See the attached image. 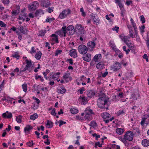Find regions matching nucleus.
<instances>
[{
    "instance_id": "obj_1",
    "label": "nucleus",
    "mask_w": 149,
    "mask_h": 149,
    "mask_svg": "<svg viewBox=\"0 0 149 149\" xmlns=\"http://www.w3.org/2000/svg\"><path fill=\"white\" fill-rule=\"evenodd\" d=\"M78 52L82 54H85L86 53L88 49L86 46L83 45H79L78 47Z\"/></svg>"
},
{
    "instance_id": "obj_2",
    "label": "nucleus",
    "mask_w": 149,
    "mask_h": 149,
    "mask_svg": "<svg viewBox=\"0 0 149 149\" xmlns=\"http://www.w3.org/2000/svg\"><path fill=\"white\" fill-rule=\"evenodd\" d=\"M76 29L78 34L82 36L85 33V31L83 27L80 24H77L76 26Z\"/></svg>"
},
{
    "instance_id": "obj_3",
    "label": "nucleus",
    "mask_w": 149,
    "mask_h": 149,
    "mask_svg": "<svg viewBox=\"0 0 149 149\" xmlns=\"http://www.w3.org/2000/svg\"><path fill=\"white\" fill-rule=\"evenodd\" d=\"M124 136L127 140L131 141L133 139L134 134L132 131H128L124 135Z\"/></svg>"
},
{
    "instance_id": "obj_4",
    "label": "nucleus",
    "mask_w": 149,
    "mask_h": 149,
    "mask_svg": "<svg viewBox=\"0 0 149 149\" xmlns=\"http://www.w3.org/2000/svg\"><path fill=\"white\" fill-rule=\"evenodd\" d=\"M26 65L25 68L22 70V72L26 71L27 70H29L31 68H34L33 65L32 64L31 61V60L26 59Z\"/></svg>"
},
{
    "instance_id": "obj_5",
    "label": "nucleus",
    "mask_w": 149,
    "mask_h": 149,
    "mask_svg": "<svg viewBox=\"0 0 149 149\" xmlns=\"http://www.w3.org/2000/svg\"><path fill=\"white\" fill-rule=\"evenodd\" d=\"M56 33L61 37H65L66 33H67L66 27V26H63L61 30L56 32Z\"/></svg>"
},
{
    "instance_id": "obj_6",
    "label": "nucleus",
    "mask_w": 149,
    "mask_h": 149,
    "mask_svg": "<svg viewBox=\"0 0 149 149\" xmlns=\"http://www.w3.org/2000/svg\"><path fill=\"white\" fill-rule=\"evenodd\" d=\"M67 33L69 35H73L74 33V26L70 25L66 28Z\"/></svg>"
},
{
    "instance_id": "obj_7",
    "label": "nucleus",
    "mask_w": 149,
    "mask_h": 149,
    "mask_svg": "<svg viewBox=\"0 0 149 149\" xmlns=\"http://www.w3.org/2000/svg\"><path fill=\"white\" fill-rule=\"evenodd\" d=\"M70 10L69 9L65 10L63 11L60 14L58 17L61 19H63L67 15L70 14Z\"/></svg>"
},
{
    "instance_id": "obj_8",
    "label": "nucleus",
    "mask_w": 149,
    "mask_h": 149,
    "mask_svg": "<svg viewBox=\"0 0 149 149\" xmlns=\"http://www.w3.org/2000/svg\"><path fill=\"white\" fill-rule=\"evenodd\" d=\"M39 4V3L37 1H34L29 6V9L30 10H34L38 6Z\"/></svg>"
},
{
    "instance_id": "obj_9",
    "label": "nucleus",
    "mask_w": 149,
    "mask_h": 149,
    "mask_svg": "<svg viewBox=\"0 0 149 149\" xmlns=\"http://www.w3.org/2000/svg\"><path fill=\"white\" fill-rule=\"evenodd\" d=\"M96 45L95 42L93 41L89 42L87 43L88 49L91 51L93 50Z\"/></svg>"
},
{
    "instance_id": "obj_10",
    "label": "nucleus",
    "mask_w": 149,
    "mask_h": 149,
    "mask_svg": "<svg viewBox=\"0 0 149 149\" xmlns=\"http://www.w3.org/2000/svg\"><path fill=\"white\" fill-rule=\"evenodd\" d=\"M85 54L82 57L83 60L86 62L90 61L91 59V54L89 53L86 54Z\"/></svg>"
},
{
    "instance_id": "obj_11",
    "label": "nucleus",
    "mask_w": 149,
    "mask_h": 149,
    "mask_svg": "<svg viewBox=\"0 0 149 149\" xmlns=\"http://www.w3.org/2000/svg\"><path fill=\"white\" fill-rule=\"evenodd\" d=\"M69 54L72 57L75 58L77 56V50L76 49H72L69 52Z\"/></svg>"
},
{
    "instance_id": "obj_12",
    "label": "nucleus",
    "mask_w": 149,
    "mask_h": 149,
    "mask_svg": "<svg viewBox=\"0 0 149 149\" xmlns=\"http://www.w3.org/2000/svg\"><path fill=\"white\" fill-rule=\"evenodd\" d=\"M2 116L4 118H12V115L10 112H9L8 111H7L6 112L3 113L2 114Z\"/></svg>"
},
{
    "instance_id": "obj_13",
    "label": "nucleus",
    "mask_w": 149,
    "mask_h": 149,
    "mask_svg": "<svg viewBox=\"0 0 149 149\" xmlns=\"http://www.w3.org/2000/svg\"><path fill=\"white\" fill-rule=\"evenodd\" d=\"M95 95V93L92 90H89L87 92V95L88 98L89 99L92 98Z\"/></svg>"
},
{
    "instance_id": "obj_14",
    "label": "nucleus",
    "mask_w": 149,
    "mask_h": 149,
    "mask_svg": "<svg viewBox=\"0 0 149 149\" xmlns=\"http://www.w3.org/2000/svg\"><path fill=\"white\" fill-rule=\"evenodd\" d=\"M121 68L120 64L119 63H116L114 65L113 69L114 71H116Z\"/></svg>"
},
{
    "instance_id": "obj_15",
    "label": "nucleus",
    "mask_w": 149,
    "mask_h": 149,
    "mask_svg": "<svg viewBox=\"0 0 149 149\" xmlns=\"http://www.w3.org/2000/svg\"><path fill=\"white\" fill-rule=\"evenodd\" d=\"M66 90L65 88L63 86H61L58 88L57 92L58 93L63 94L65 93Z\"/></svg>"
},
{
    "instance_id": "obj_16",
    "label": "nucleus",
    "mask_w": 149,
    "mask_h": 149,
    "mask_svg": "<svg viewBox=\"0 0 149 149\" xmlns=\"http://www.w3.org/2000/svg\"><path fill=\"white\" fill-rule=\"evenodd\" d=\"M51 37H52V40L53 41L55 42L56 43H58L59 42L58 36L54 34H53L51 35Z\"/></svg>"
},
{
    "instance_id": "obj_17",
    "label": "nucleus",
    "mask_w": 149,
    "mask_h": 149,
    "mask_svg": "<svg viewBox=\"0 0 149 149\" xmlns=\"http://www.w3.org/2000/svg\"><path fill=\"white\" fill-rule=\"evenodd\" d=\"M91 18L93 21L94 24H99L98 20H97L95 17V16L94 14H91L90 15Z\"/></svg>"
},
{
    "instance_id": "obj_18",
    "label": "nucleus",
    "mask_w": 149,
    "mask_h": 149,
    "mask_svg": "<svg viewBox=\"0 0 149 149\" xmlns=\"http://www.w3.org/2000/svg\"><path fill=\"white\" fill-rule=\"evenodd\" d=\"M102 57L101 54H98L95 55L93 58V60L95 62H98L101 59Z\"/></svg>"
},
{
    "instance_id": "obj_19",
    "label": "nucleus",
    "mask_w": 149,
    "mask_h": 149,
    "mask_svg": "<svg viewBox=\"0 0 149 149\" xmlns=\"http://www.w3.org/2000/svg\"><path fill=\"white\" fill-rule=\"evenodd\" d=\"M142 145L145 147H147L149 146V141L147 139L143 140L142 141Z\"/></svg>"
},
{
    "instance_id": "obj_20",
    "label": "nucleus",
    "mask_w": 149,
    "mask_h": 149,
    "mask_svg": "<svg viewBox=\"0 0 149 149\" xmlns=\"http://www.w3.org/2000/svg\"><path fill=\"white\" fill-rule=\"evenodd\" d=\"M104 64L102 62L99 63L96 65V68L99 69H102L104 67Z\"/></svg>"
},
{
    "instance_id": "obj_21",
    "label": "nucleus",
    "mask_w": 149,
    "mask_h": 149,
    "mask_svg": "<svg viewBox=\"0 0 149 149\" xmlns=\"http://www.w3.org/2000/svg\"><path fill=\"white\" fill-rule=\"evenodd\" d=\"M122 40L126 44V43L128 42H130V41L129 39H130V38L127 36H124L122 37L121 38Z\"/></svg>"
},
{
    "instance_id": "obj_22",
    "label": "nucleus",
    "mask_w": 149,
    "mask_h": 149,
    "mask_svg": "<svg viewBox=\"0 0 149 149\" xmlns=\"http://www.w3.org/2000/svg\"><path fill=\"white\" fill-rule=\"evenodd\" d=\"M102 118L104 119L110 117V114L107 112L103 113L102 114Z\"/></svg>"
},
{
    "instance_id": "obj_23",
    "label": "nucleus",
    "mask_w": 149,
    "mask_h": 149,
    "mask_svg": "<svg viewBox=\"0 0 149 149\" xmlns=\"http://www.w3.org/2000/svg\"><path fill=\"white\" fill-rule=\"evenodd\" d=\"M33 128L32 126L29 125H27L24 128V131L25 132H29L32 130Z\"/></svg>"
},
{
    "instance_id": "obj_24",
    "label": "nucleus",
    "mask_w": 149,
    "mask_h": 149,
    "mask_svg": "<svg viewBox=\"0 0 149 149\" xmlns=\"http://www.w3.org/2000/svg\"><path fill=\"white\" fill-rule=\"evenodd\" d=\"M19 7H18L17 9L13 11L12 12L13 16H15L17 15L19 12Z\"/></svg>"
},
{
    "instance_id": "obj_25",
    "label": "nucleus",
    "mask_w": 149,
    "mask_h": 149,
    "mask_svg": "<svg viewBox=\"0 0 149 149\" xmlns=\"http://www.w3.org/2000/svg\"><path fill=\"white\" fill-rule=\"evenodd\" d=\"M109 46L112 48V49L115 51H116V47L115 46L113 42L111 41L109 42Z\"/></svg>"
},
{
    "instance_id": "obj_26",
    "label": "nucleus",
    "mask_w": 149,
    "mask_h": 149,
    "mask_svg": "<svg viewBox=\"0 0 149 149\" xmlns=\"http://www.w3.org/2000/svg\"><path fill=\"white\" fill-rule=\"evenodd\" d=\"M42 54L41 52L39 51L35 55V57L37 59L39 60L40 59Z\"/></svg>"
},
{
    "instance_id": "obj_27",
    "label": "nucleus",
    "mask_w": 149,
    "mask_h": 149,
    "mask_svg": "<svg viewBox=\"0 0 149 149\" xmlns=\"http://www.w3.org/2000/svg\"><path fill=\"white\" fill-rule=\"evenodd\" d=\"M50 5V3L48 1H45L42 2V5L43 7H48Z\"/></svg>"
},
{
    "instance_id": "obj_28",
    "label": "nucleus",
    "mask_w": 149,
    "mask_h": 149,
    "mask_svg": "<svg viewBox=\"0 0 149 149\" xmlns=\"http://www.w3.org/2000/svg\"><path fill=\"white\" fill-rule=\"evenodd\" d=\"M19 31L22 33L24 34L26 33L27 31V30L26 29H24L23 26H21L20 27Z\"/></svg>"
},
{
    "instance_id": "obj_29",
    "label": "nucleus",
    "mask_w": 149,
    "mask_h": 149,
    "mask_svg": "<svg viewBox=\"0 0 149 149\" xmlns=\"http://www.w3.org/2000/svg\"><path fill=\"white\" fill-rule=\"evenodd\" d=\"M38 116L37 114L35 113L33 114V115L30 116V118L31 119L33 120H34L35 119L38 117Z\"/></svg>"
},
{
    "instance_id": "obj_30",
    "label": "nucleus",
    "mask_w": 149,
    "mask_h": 149,
    "mask_svg": "<svg viewBox=\"0 0 149 149\" xmlns=\"http://www.w3.org/2000/svg\"><path fill=\"white\" fill-rule=\"evenodd\" d=\"M108 103H97V105L98 107L101 108L103 109L105 108L104 106L107 104Z\"/></svg>"
},
{
    "instance_id": "obj_31",
    "label": "nucleus",
    "mask_w": 149,
    "mask_h": 149,
    "mask_svg": "<svg viewBox=\"0 0 149 149\" xmlns=\"http://www.w3.org/2000/svg\"><path fill=\"white\" fill-rule=\"evenodd\" d=\"M119 139L123 142L126 145L127 144V140L125 138V137L124 136V137L122 136H120L119 137Z\"/></svg>"
},
{
    "instance_id": "obj_32",
    "label": "nucleus",
    "mask_w": 149,
    "mask_h": 149,
    "mask_svg": "<svg viewBox=\"0 0 149 149\" xmlns=\"http://www.w3.org/2000/svg\"><path fill=\"white\" fill-rule=\"evenodd\" d=\"M46 32V30H41L39 31L38 36H43Z\"/></svg>"
},
{
    "instance_id": "obj_33",
    "label": "nucleus",
    "mask_w": 149,
    "mask_h": 149,
    "mask_svg": "<svg viewBox=\"0 0 149 149\" xmlns=\"http://www.w3.org/2000/svg\"><path fill=\"white\" fill-rule=\"evenodd\" d=\"M116 132L120 134H121L123 132V130L121 128H117L116 130Z\"/></svg>"
},
{
    "instance_id": "obj_34",
    "label": "nucleus",
    "mask_w": 149,
    "mask_h": 149,
    "mask_svg": "<svg viewBox=\"0 0 149 149\" xmlns=\"http://www.w3.org/2000/svg\"><path fill=\"white\" fill-rule=\"evenodd\" d=\"M22 116L21 115H19L16 117V120L17 122L19 123H20L22 122Z\"/></svg>"
},
{
    "instance_id": "obj_35",
    "label": "nucleus",
    "mask_w": 149,
    "mask_h": 149,
    "mask_svg": "<svg viewBox=\"0 0 149 149\" xmlns=\"http://www.w3.org/2000/svg\"><path fill=\"white\" fill-rule=\"evenodd\" d=\"M39 103H34L33 105L31 106V108L34 109H37L38 107Z\"/></svg>"
},
{
    "instance_id": "obj_36",
    "label": "nucleus",
    "mask_w": 149,
    "mask_h": 149,
    "mask_svg": "<svg viewBox=\"0 0 149 149\" xmlns=\"http://www.w3.org/2000/svg\"><path fill=\"white\" fill-rule=\"evenodd\" d=\"M98 100L100 102L104 101V102H107V100H106L105 97H104H104H100L98 99Z\"/></svg>"
},
{
    "instance_id": "obj_37",
    "label": "nucleus",
    "mask_w": 149,
    "mask_h": 149,
    "mask_svg": "<svg viewBox=\"0 0 149 149\" xmlns=\"http://www.w3.org/2000/svg\"><path fill=\"white\" fill-rule=\"evenodd\" d=\"M129 36L130 37L134 38L135 37L134 35L133 34V31L132 29H130L129 30Z\"/></svg>"
},
{
    "instance_id": "obj_38",
    "label": "nucleus",
    "mask_w": 149,
    "mask_h": 149,
    "mask_svg": "<svg viewBox=\"0 0 149 149\" xmlns=\"http://www.w3.org/2000/svg\"><path fill=\"white\" fill-rule=\"evenodd\" d=\"M70 111L71 113L74 114L77 113L78 112V110L72 108L70 110Z\"/></svg>"
},
{
    "instance_id": "obj_39",
    "label": "nucleus",
    "mask_w": 149,
    "mask_h": 149,
    "mask_svg": "<svg viewBox=\"0 0 149 149\" xmlns=\"http://www.w3.org/2000/svg\"><path fill=\"white\" fill-rule=\"evenodd\" d=\"M35 79L36 80L38 79H40V80L41 81H44V79L43 77L40 76L36 75L35 76Z\"/></svg>"
},
{
    "instance_id": "obj_40",
    "label": "nucleus",
    "mask_w": 149,
    "mask_h": 149,
    "mask_svg": "<svg viewBox=\"0 0 149 149\" xmlns=\"http://www.w3.org/2000/svg\"><path fill=\"white\" fill-rule=\"evenodd\" d=\"M22 88L23 91L26 92L27 90V86L26 84H24L22 85Z\"/></svg>"
},
{
    "instance_id": "obj_41",
    "label": "nucleus",
    "mask_w": 149,
    "mask_h": 149,
    "mask_svg": "<svg viewBox=\"0 0 149 149\" xmlns=\"http://www.w3.org/2000/svg\"><path fill=\"white\" fill-rule=\"evenodd\" d=\"M86 112L90 114V115L91 114H93V112L92 110L91 109H89V108L88 107L85 110Z\"/></svg>"
},
{
    "instance_id": "obj_42",
    "label": "nucleus",
    "mask_w": 149,
    "mask_h": 149,
    "mask_svg": "<svg viewBox=\"0 0 149 149\" xmlns=\"http://www.w3.org/2000/svg\"><path fill=\"white\" fill-rule=\"evenodd\" d=\"M70 76V74L69 73H65L63 76L64 79L66 80L67 79L69 78Z\"/></svg>"
},
{
    "instance_id": "obj_43",
    "label": "nucleus",
    "mask_w": 149,
    "mask_h": 149,
    "mask_svg": "<svg viewBox=\"0 0 149 149\" xmlns=\"http://www.w3.org/2000/svg\"><path fill=\"white\" fill-rule=\"evenodd\" d=\"M126 46H124L123 47V50L125 51L126 52V54H128L129 52H130V49H128L127 50L126 49Z\"/></svg>"
},
{
    "instance_id": "obj_44",
    "label": "nucleus",
    "mask_w": 149,
    "mask_h": 149,
    "mask_svg": "<svg viewBox=\"0 0 149 149\" xmlns=\"http://www.w3.org/2000/svg\"><path fill=\"white\" fill-rule=\"evenodd\" d=\"M12 56L13 57L16 58L17 59H19L20 57L18 54L17 53H14L13 54H12Z\"/></svg>"
},
{
    "instance_id": "obj_45",
    "label": "nucleus",
    "mask_w": 149,
    "mask_h": 149,
    "mask_svg": "<svg viewBox=\"0 0 149 149\" xmlns=\"http://www.w3.org/2000/svg\"><path fill=\"white\" fill-rule=\"evenodd\" d=\"M47 125H49L50 126V127H49V128H51L52 127H53V123L51 121H49V120H47Z\"/></svg>"
},
{
    "instance_id": "obj_46",
    "label": "nucleus",
    "mask_w": 149,
    "mask_h": 149,
    "mask_svg": "<svg viewBox=\"0 0 149 149\" xmlns=\"http://www.w3.org/2000/svg\"><path fill=\"white\" fill-rule=\"evenodd\" d=\"M36 13L37 14H44L43 10L41 9L37 10Z\"/></svg>"
},
{
    "instance_id": "obj_47",
    "label": "nucleus",
    "mask_w": 149,
    "mask_h": 149,
    "mask_svg": "<svg viewBox=\"0 0 149 149\" xmlns=\"http://www.w3.org/2000/svg\"><path fill=\"white\" fill-rule=\"evenodd\" d=\"M26 17V15H21L19 16V19L20 20H22L23 21H24L25 18Z\"/></svg>"
},
{
    "instance_id": "obj_48",
    "label": "nucleus",
    "mask_w": 149,
    "mask_h": 149,
    "mask_svg": "<svg viewBox=\"0 0 149 149\" xmlns=\"http://www.w3.org/2000/svg\"><path fill=\"white\" fill-rule=\"evenodd\" d=\"M130 21L131 22L132 24L133 27H134V29L135 28H136L137 27L136 26V24L134 23L132 18H131V19H130Z\"/></svg>"
},
{
    "instance_id": "obj_49",
    "label": "nucleus",
    "mask_w": 149,
    "mask_h": 149,
    "mask_svg": "<svg viewBox=\"0 0 149 149\" xmlns=\"http://www.w3.org/2000/svg\"><path fill=\"white\" fill-rule=\"evenodd\" d=\"M96 125V123L94 121H91L89 125L93 127H94Z\"/></svg>"
},
{
    "instance_id": "obj_50",
    "label": "nucleus",
    "mask_w": 149,
    "mask_h": 149,
    "mask_svg": "<svg viewBox=\"0 0 149 149\" xmlns=\"http://www.w3.org/2000/svg\"><path fill=\"white\" fill-rule=\"evenodd\" d=\"M145 28V26L144 25H143L141 27H140V31L141 33H142L144 32V29Z\"/></svg>"
},
{
    "instance_id": "obj_51",
    "label": "nucleus",
    "mask_w": 149,
    "mask_h": 149,
    "mask_svg": "<svg viewBox=\"0 0 149 149\" xmlns=\"http://www.w3.org/2000/svg\"><path fill=\"white\" fill-rule=\"evenodd\" d=\"M118 5L120 9L121 10H124V8H123V6L122 4L121 3V2L118 3Z\"/></svg>"
},
{
    "instance_id": "obj_52",
    "label": "nucleus",
    "mask_w": 149,
    "mask_h": 149,
    "mask_svg": "<svg viewBox=\"0 0 149 149\" xmlns=\"http://www.w3.org/2000/svg\"><path fill=\"white\" fill-rule=\"evenodd\" d=\"M80 99H82V100L83 102H88V98H87L86 97H83L80 98Z\"/></svg>"
},
{
    "instance_id": "obj_53",
    "label": "nucleus",
    "mask_w": 149,
    "mask_h": 149,
    "mask_svg": "<svg viewBox=\"0 0 149 149\" xmlns=\"http://www.w3.org/2000/svg\"><path fill=\"white\" fill-rule=\"evenodd\" d=\"M0 26L1 27L5 28L6 26V25L3 22L0 21Z\"/></svg>"
},
{
    "instance_id": "obj_54",
    "label": "nucleus",
    "mask_w": 149,
    "mask_h": 149,
    "mask_svg": "<svg viewBox=\"0 0 149 149\" xmlns=\"http://www.w3.org/2000/svg\"><path fill=\"white\" fill-rule=\"evenodd\" d=\"M80 11L81 13V15L83 16L84 17L86 16V14L84 11V9L83 8H80Z\"/></svg>"
},
{
    "instance_id": "obj_55",
    "label": "nucleus",
    "mask_w": 149,
    "mask_h": 149,
    "mask_svg": "<svg viewBox=\"0 0 149 149\" xmlns=\"http://www.w3.org/2000/svg\"><path fill=\"white\" fill-rule=\"evenodd\" d=\"M86 113V114L85 115V116H84L85 118L88 119V120H90V117L89 116L90 115V114L89 113Z\"/></svg>"
},
{
    "instance_id": "obj_56",
    "label": "nucleus",
    "mask_w": 149,
    "mask_h": 149,
    "mask_svg": "<svg viewBox=\"0 0 149 149\" xmlns=\"http://www.w3.org/2000/svg\"><path fill=\"white\" fill-rule=\"evenodd\" d=\"M124 112L123 110H119V111H118L117 113V115L118 116H119L120 115L122 114H124Z\"/></svg>"
},
{
    "instance_id": "obj_57",
    "label": "nucleus",
    "mask_w": 149,
    "mask_h": 149,
    "mask_svg": "<svg viewBox=\"0 0 149 149\" xmlns=\"http://www.w3.org/2000/svg\"><path fill=\"white\" fill-rule=\"evenodd\" d=\"M127 46L129 47V49H130V50L131 49L132 46H131V43L130 41L129 42H127L126 43Z\"/></svg>"
},
{
    "instance_id": "obj_58",
    "label": "nucleus",
    "mask_w": 149,
    "mask_h": 149,
    "mask_svg": "<svg viewBox=\"0 0 149 149\" xmlns=\"http://www.w3.org/2000/svg\"><path fill=\"white\" fill-rule=\"evenodd\" d=\"M141 20L142 22V23H144L145 22V18L143 15L141 16Z\"/></svg>"
},
{
    "instance_id": "obj_59",
    "label": "nucleus",
    "mask_w": 149,
    "mask_h": 149,
    "mask_svg": "<svg viewBox=\"0 0 149 149\" xmlns=\"http://www.w3.org/2000/svg\"><path fill=\"white\" fill-rule=\"evenodd\" d=\"M62 52V51L60 50H58L56 51V53H55V55L56 56H57L58 54H61V52Z\"/></svg>"
},
{
    "instance_id": "obj_60",
    "label": "nucleus",
    "mask_w": 149,
    "mask_h": 149,
    "mask_svg": "<svg viewBox=\"0 0 149 149\" xmlns=\"http://www.w3.org/2000/svg\"><path fill=\"white\" fill-rule=\"evenodd\" d=\"M85 91V88L83 87L81 88L79 90V91L80 92V93L81 94H82L84 91Z\"/></svg>"
},
{
    "instance_id": "obj_61",
    "label": "nucleus",
    "mask_w": 149,
    "mask_h": 149,
    "mask_svg": "<svg viewBox=\"0 0 149 149\" xmlns=\"http://www.w3.org/2000/svg\"><path fill=\"white\" fill-rule=\"evenodd\" d=\"M146 118H143L142 119V120L141 122V125H143V124H144L145 120L146 119Z\"/></svg>"
},
{
    "instance_id": "obj_62",
    "label": "nucleus",
    "mask_w": 149,
    "mask_h": 149,
    "mask_svg": "<svg viewBox=\"0 0 149 149\" xmlns=\"http://www.w3.org/2000/svg\"><path fill=\"white\" fill-rule=\"evenodd\" d=\"M143 58L144 59H145L146 61L148 62L149 61L148 57L147 56L146 54H144L143 56Z\"/></svg>"
},
{
    "instance_id": "obj_63",
    "label": "nucleus",
    "mask_w": 149,
    "mask_h": 149,
    "mask_svg": "<svg viewBox=\"0 0 149 149\" xmlns=\"http://www.w3.org/2000/svg\"><path fill=\"white\" fill-rule=\"evenodd\" d=\"M53 20H54V19L52 18H47L46 19V22L50 23Z\"/></svg>"
},
{
    "instance_id": "obj_64",
    "label": "nucleus",
    "mask_w": 149,
    "mask_h": 149,
    "mask_svg": "<svg viewBox=\"0 0 149 149\" xmlns=\"http://www.w3.org/2000/svg\"><path fill=\"white\" fill-rule=\"evenodd\" d=\"M51 114L53 116H55L56 115V113L55 112V109L54 108L52 110Z\"/></svg>"
}]
</instances>
